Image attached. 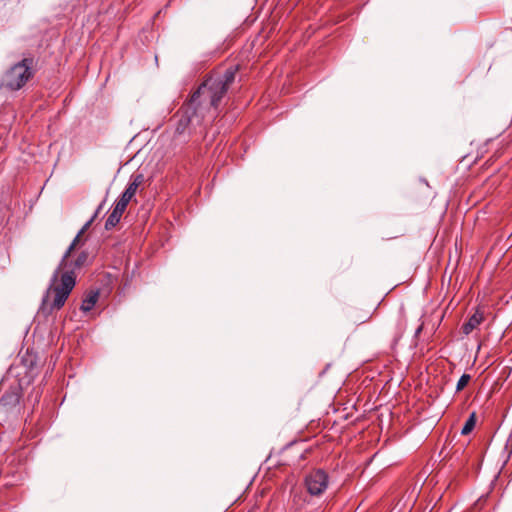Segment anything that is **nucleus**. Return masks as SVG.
Listing matches in <instances>:
<instances>
[{
	"instance_id": "obj_7",
	"label": "nucleus",
	"mask_w": 512,
	"mask_h": 512,
	"mask_svg": "<svg viewBox=\"0 0 512 512\" xmlns=\"http://www.w3.org/2000/svg\"><path fill=\"white\" fill-rule=\"evenodd\" d=\"M484 320L483 313L476 311L467 322L462 326V331L465 335H469L474 329H476Z\"/></svg>"
},
{
	"instance_id": "obj_14",
	"label": "nucleus",
	"mask_w": 512,
	"mask_h": 512,
	"mask_svg": "<svg viewBox=\"0 0 512 512\" xmlns=\"http://www.w3.org/2000/svg\"><path fill=\"white\" fill-rule=\"evenodd\" d=\"M133 197H134L133 195L124 191L118 200L121 201L122 203H124L125 205H128Z\"/></svg>"
},
{
	"instance_id": "obj_9",
	"label": "nucleus",
	"mask_w": 512,
	"mask_h": 512,
	"mask_svg": "<svg viewBox=\"0 0 512 512\" xmlns=\"http://www.w3.org/2000/svg\"><path fill=\"white\" fill-rule=\"evenodd\" d=\"M144 176L143 174H136L132 177L131 182L128 184L127 188L125 189L126 192H128L131 195H135L138 187L143 183Z\"/></svg>"
},
{
	"instance_id": "obj_16",
	"label": "nucleus",
	"mask_w": 512,
	"mask_h": 512,
	"mask_svg": "<svg viewBox=\"0 0 512 512\" xmlns=\"http://www.w3.org/2000/svg\"><path fill=\"white\" fill-rule=\"evenodd\" d=\"M103 208V203H101L98 208L96 209L95 213L93 214V216L91 218H93V221L97 218L98 214L100 213V211L102 210Z\"/></svg>"
},
{
	"instance_id": "obj_11",
	"label": "nucleus",
	"mask_w": 512,
	"mask_h": 512,
	"mask_svg": "<svg viewBox=\"0 0 512 512\" xmlns=\"http://www.w3.org/2000/svg\"><path fill=\"white\" fill-rule=\"evenodd\" d=\"M87 259H88V254L86 252H81L78 255L75 262L73 263V267L80 268L81 266H83L86 263ZM70 266H72V264L68 263L67 269L73 270Z\"/></svg>"
},
{
	"instance_id": "obj_4",
	"label": "nucleus",
	"mask_w": 512,
	"mask_h": 512,
	"mask_svg": "<svg viewBox=\"0 0 512 512\" xmlns=\"http://www.w3.org/2000/svg\"><path fill=\"white\" fill-rule=\"evenodd\" d=\"M329 483L328 474L322 469L311 471L305 477V487L307 492L312 496L323 494Z\"/></svg>"
},
{
	"instance_id": "obj_13",
	"label": "nucleus",
	"mask_w": 512,
	"mask_h": 512,
	"mask_svg": "<svg viewBox=\"0 0 512 512\" xmlns=\"http://www.w3.org/2000/svg\"><path fill=\"white\" fill-rule=\"evenodd\" d=\"M350 319L352 320L353 323L355 324H361V323H365L366 321H368V319L370 318V316L368 315V313H364L363 315L357 317L355 316L353 313L349 316Z\"/></svg>"
},
{
	"instance_id": "obj_6",
	"label": "nucleus",
	"mask_w": 512,
	"mask_h": 512,
	"mask_svg": "<svg viewBox=\"0 0 512 512\" xmlns=\"http://www.w3.org/2000/svg\"><path fill=\"white\" fill-rule=\"evenodd\" d=\"M126 208H127V205H125L121 201L118 200L116 202L112 212L109 214V216L105 222V228L107 230L112 229L119 223V221L122 217V214L124 213Z\"/></svg>"
},
{
	"instance_id": "obj_2",
	"label": "nucleus",
	"mask_w": 512,
	"mask_h": 512,
	"mask_svg": "<svg viewBox=\"0 0 512 512\" xmlns=\"http://www.w3.org/2000/svg\"><path fill=\"white\" fill-rule=\"evenodd\" d=\"M82 235L83 234H79V232L77 233L51 277L50 285L43 296L40 307L43 314L49 315L54 311L60 310L75 286L76 275L74 270L67 269L68 258L80 242Z\"/></svg>"
},
{
	"instance_id": "obj_15",
	"label": "nucleus",
	"mask_w": 512,
	"mask_h": 512,
	"mask_svg": "<svg viewBox=\"0 0 512 512\" xmlns=\"http://www.w3.org/2000/svg\"><path fill=\"white\" fill-rule=\"evenodd\" d=\"M93 223V218H90L80 229L79 234H84Z\"/></svg>"
},
{
	"instance_id": "obj_17",
	"label": "nucleus",
	"mask_w": 512,
	"mask_h": 512,
	"mask_svg": "<svg viewBox=\"0 0 512 512\" xmlns=\"http://www.w3.org/2000/svg\"><path fill=\"white\" fill-rule=\"evenodd\" d=\"M422 330V327L420 326L417 330H416V335H418Z\"/></svg>"
},
{
	"instance_id": "obj_5",
	"label": "nucleus",
	"mask_w": 512,
	"mask_h": 512,
	"mask_svg": "<svg viewBox=\"0 0 512 512\" xmlns=\"http://www.w3.org/2000/svg\"><path fill=\"white\" fill-rule=\"evenodd\" d=\"M20 393L17 388L6 391L0 398V411L10 412L18 408Z\"/></svg>"
},
{
	"instance_id": "obj_8",
	"label": "nucleus",
	"mask_w": 512,
	"mask_h": 512,
	"mask_svg": "<svg viewBox=\"0 0 512 512\" xmlns=\"http://www.w3.org/2000/svg\"><path fill=\"white\" fill-rule=\"evenodd\" d=\"M98 298H99V291L98 290H91L89 291L83 301H82V304H81V307L80 309L84 312H89L93 309V307L95 306V304L97 303L98 301Z\"/></svg>"
},
{
	"instance_id": "obj_12",
	"label": "nucleus",
	"mask_w": 512,
	"mask_h": 512,
	"mask_svg": "<svg viewBox=\"0 0 512 512\" xmlns=\"http://www.w3.org/2000/svg\"><path fill=\"white\" fill-rule=\"evenodd\" d=\"M470 379L471 377L469 374H463L457 382L456 391L463 390L470 381Z\"/></svg>"
},
{
	"instance_id": "obj_3",
	"label": "nucleus",
	"mask_w": 512,
	"mask_h": 512,
	"mask_svg": "<svg viewBox=\"0 0 512 512\" xmlns=\"http://www.w3.org/2000/svg\"><path fill=\"white\" fill-rule=\"evenodd\" d=\"M33 64L32 58H24L14 64L4 74L1 86L11 91L21 89L34 75Z\"/></svg>"
},
{
	"instance_id": "obj_10",
	"label": "nucleus",
	"mask_w": 512,
	"mask_h": 512,
	"mask_svg": "<svg viewBox=\"0 0 512 512\" xmlns=\"http://www.w3.org/2000/svg\"><path fill=\"white\" fill-rule=\"evenodd\" d=\"M476 425V414L473 412L466 420L464 426L461 429L462 435H468Z\"/></svg>"
},
{
	"instance_id": "obj_1",
	"label": "nucleus",
	"mask_w": 512,
	"mask_h": 512,
	"mask_svg": "<svg viewBox=\"0 0 512 512\" xmlns=\"http://www.w3.org/2000/svg\"><path fill=\"white\" fill-rule=\"evenodd\" d=\"M238 66H230L223 75L207 77L193 92L188 102L174 115V139L186 143L201 139L207 127L218 116V106L229 86L234 82Z\"/></svg>"
}]
</instances>
